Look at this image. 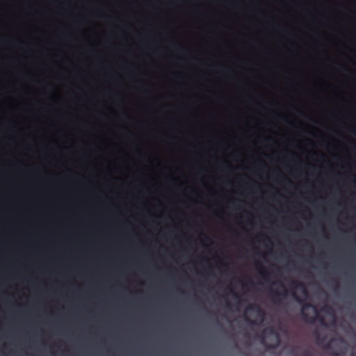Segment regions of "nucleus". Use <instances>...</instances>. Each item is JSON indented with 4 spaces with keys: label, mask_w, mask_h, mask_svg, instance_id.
I'll use <instances>...</instances> for the list:
<instances>
[{
    "label": "nucleus",
    "mask_w": 356,
    "mask_h": 356,
    "mask_svg": "<svg viewBox=\"0 0 356 356\" xmlns=\"http://www.w3.org/2000/svg\"><path fill=\"white\" fill-rule=\"evenodd\" d=\"M290 286L292 289L291 292V296L296 300V301L298 302H299L301 305H302V308H301V314H302V318L304 319V321H307V322H309V323H313L315 320V318L314 317H312V316H310L307 313V310L309 308L312 309L314 312H316V307L312 305V303H309V302H305L304 300L300 298L295 290L296 289H302L305 291V286L304 284L299 282V281H292L290 284Z\"/></svg>",
    "instance_id": "nucleus-1"
},
{
    "label": "nucleus",
    "mask_w": 356,
    "mask_h": 356,
    "mask_svg": "<svg viewBox=\"0 0 356 356\" xmlns=\"http://www.w3.org/2000/svg\"><path fill=\"white\" fill-rule=\"evenodd\" d=\"M275 284H278L280 288L282 289V292H278L275 291H271V293L274 297L276 298V300H275V302L279 303V302L281 300L282 298H286L289 295V290L285 287L283 282L279 281L275 282Z\"/></svg>",
    "instance_id": "nucleus-2"
},
{
    "label": "nucleus",
    "mask_w": 356,
    "mask_h": 356,
    "mask_svg": "<svg viewBox=\"0 0 356 356\" xmlns=\"http://www.w3.org/2000/svg\"><path fill=\"white\" fill-rule=\"evenodd\" d=\"M264 332H268L269 334L273 335L276 338V343L275 344H266V347L269 349H275L277 348L280 343V337L279 334L275 332V330L272 327L265 329L264 330Z\"/></svg>",
    "instance_id": "nucleus-3"
},
{
    "label": "nucleus",
    "mask_w": 356,
    "mask_h": 356,
    "mask_svg": "<svg viewBox=\"0 0 356 356\" xmlns=\"http://www.w3.org/2000/svg\"><path fill=\"white\" fill-rule=\"evenodd\" d=\"M247 311H254L257 313V316L260 318L261 321L264 320L266 316V312L264 309H262L258 305L253 304L250 305L246 308Z\"/></svg>",
    "instance_id": "nucleus-4"
},
{
    "label": "nucleus",
    "mask_w": 356,
    "mask_h": 356,
    "mask_svg": "<svg viewBox=\"0 0 356 356\" xmlns=\"http://www.w3.org/2000/svg\"><path fill=\"white\" fill-rule=\"evenodd\" d=\"M255 267L258 270L259 275L261 277L265 280H268V278L270 277V273L266 269L264 266H263L259 262L255 263Z\"/></svg>",
    "instance_id": "nucleus-5"
},
{
    "label": "nucleus",
    "mask_w": 356,
    "mask_h": 356,
    "mask_svg": "<svg viewBox=\"0 0 356 356\" xmlns=\"http://www.w3.org/2000/svg\"><path fill=\"white\" fill-rule=\"evenodd\" d=\"M245 321H247L248 323H249L251 325H255L256 324V321H253V320H251L249 317L248 316H245Z\"/></svg>",
    "instance_id": "nucleus-6"
},
{
    "label": "nucleus",
    "mask_w": 356,
    "mask_h": 356,
    "mask_svg": "<svg viewBox=\"0 0 356 356\" xmlns=\"http://www.w3.org/2000/svg\"><path fill=\"white\" fill-rule=\"evenodd\" d=\"M232 293L233 296H234L235 298H238V294H237L235 291H232Z\"/></svg>",
    "instance_id": "nucleus-7"
},
{
    "label": "nucleus",
    "mask_w": 356,
    "mask_h": 356,
    "mask_svg": "<svg viewBox=\"0 0 356 356\" xmlns=\"http://www.w3.org/2000/svg\"><path fill=\"white\" fill-rule=\"evenodd\" d=\"M332 355L333 356H339V353L337 352H333L332 353Z\"/></svg>",
    "instance_id": "nucleus-8"
},
{
    "label": "nucleus",
    "mask_w": 356,
    "mask_h": 356,
    "mask_svg": "<svg viewBox=\"0 0 356 356\" xmlns=\"http://www.w3.org/2000/svg\"><path fill=\"white\" fill-rule=\"evenodd\" d=\"M217 324H218V325L220 327H221V328L222 327V325L220 323H219L218 321L217 322Z\"/></svg>",
    "instance_id": "nucleus-9"
},
{
    "label": "nucleus",
    "mask_w": 356,
    "mask_h": 356,
    "mask_svg": "<svg viewBox=\"0 0 356 356\" xmlns=\"http://www.w3.org/2000/svg\"><path fill=\"white\" fill-rule=\"evenodd\" d=\"M264 342H265V338H264V337H262V338H261V343H264Z\"/></svg>",
    "instance_id": "nucleus-10"
},
{
    "label": "nucleus",
    "mask_w": 356,
    "mask_h": 356,
    "mask_svg": "<svg viewBox=\"0 0 356 356\" xmlns=\"http://www.w3.org/2000/svg\"><path fill=\"white\" fill-rule=\"evenodd\" d=\"M295 352H296V350H295V349H293V350H291V354H293V355H296V353H295Z\"/></svg>",
    "instance_id": "nucleus-11"
},
{
    "label": "nucleus",
    "mask_w": 356,
    "mask_h": 356,
    "mask_svg": "<svg viewBox=\"0 0 356 356\" xmlns=\"http://www.w3.org/2000/svg\"><path fill=\"white\" fill-rule=\"evenodd\" d=\"M334 282L336 283V286H335L334 288L335 289L338 288L339 287V284H338L337 282H335V281H334Z\"/></svg>",
    "instance_id": "nucleus-12"
},
{
    "label": "nucleus",
    "mask_w": 356,
    "mask_h": 356,
    "mask_svg": "<svg viewBox=\"0 0 356 356\" xmlns=\"http://www.w3.org/2000/svg\"><path fill=\"white\" fill-rule=\"evenodd\" d=\"M321 323H324V319H323V318H321Z\"/></svg>",
    "instance_id": "nucleus-13"
}]
</instances>
